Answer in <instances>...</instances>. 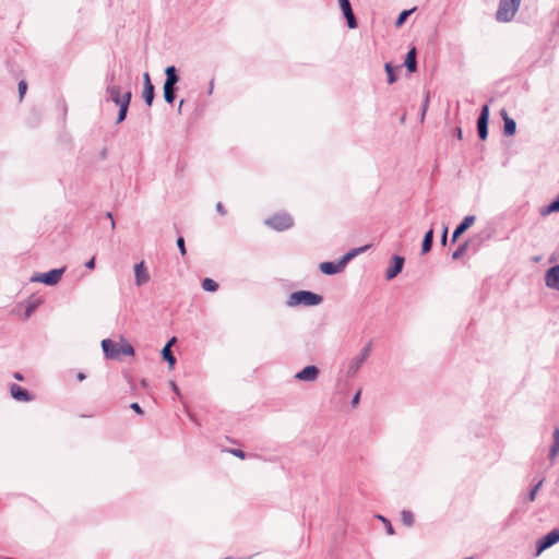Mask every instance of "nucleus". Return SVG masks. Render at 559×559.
Here are the masks:
<instances>
[{"mask_svg": "<svg viewBox=\"0 0 559 559\" xmlns=\"http://www.w3.org/2000/svg\"><path fill=\"white\" fill-rule=\"evenodd\" d=\"M13 377L17 381H22L24 379L22 373H20V372H14Z\"/></svg>", "mask_w": 559, "mask_h": 559, "instance_id": "5fc2aeb1", "label": "nucleus"}, {"mask_svg": "<svg viewBox=\"0 0 559 559\" xmlns=\"http://www.w3.org/2000/svg\"><path fill=\"white\" fill-rule=\"evenodd\" d=\"M559 542V528H555L543 536L536 545V556L550 548Z\"/></svg>", "mask_w": 559, "mask_h": 559, "instance_id": "423d86ee", "label": "nucleus"}, {"mask_svg": "<svg viewBox=\"0 0 559 559\" xmlns=\"http://www.w3.org/2000/svg\"><path fill=\"white\" fill-rule=\"evenodd\" d=\"M500 116L503 120V134L506 136H512L516 131V123L514 119L509 117L506 109L500 111Z\"/></svg>", "mask_w": 559, "mask_h": 559, "instance_id": "f3484780", "label": "nucleus"}, {"mask_svg": "<svg viewBox=\"0 0 559 559\" xmlns=\"http://www.w3.org/2000/svg\"><path fill=\"white\" fill-rule=\"evenodd\" d=\"M323 297L319 294H316L310 290H297L292 293L287 300L286 306L287 307H297V306H305V307H314L322 302Z\"/></svg>", "mask_w": 559, "mask_h": 559, "instance_id": "f257e3e1", "label": "nucleus"}, {"mask_svg": "<svg viewBox=\"0 0 559 559\" xmlns=\"http://www.w3.org/2000/svg\"><path fill=\"white\" fill-rule=\"evenodd\" d=\"M378 519H380L385 524L386 533L389 535H393L394 534V528H393L391 522L386 518H384L382 515H378Z\"/></svg>", "mask_w": 559, "mask_h": 559, "instance_id": "e433bc0d", "label": "nucleus"}, {"mask_svg": "<svg viewBox=\"0 0 559 559\" xmlns=\"http://www.w3.org/2000/svg\"><path fill=\"white\" fill-rule=\"evenodd\" d=\"M401 521L405 526L411 527L414 524V514L408 510H403L401 512Z\"/></svg>", "mask_w": 559, "mask_h": 559, "instance_id": "c85d7f7f", "label": "nucleus"}, {"mask_svg": "<svg viewBox=\"0 0 559 559\" xmlns=\"http://www.w3.org/2000/svg\"><path fill=\"white\" fill-rule=\"evenodd\" d=\"M76 378H78L79 381H82V380L85 379V374L83 372H79Z\"/></svg>", "mask_w": 559, "mask_h": 559, "instance_id": "4d7b16f0", "label": "nucleus"}, {"mask_svg": "<svg viewBox=\"0 0 559 559\" xmlns=\"http://www.w3.org/2000/svg\"><path fill=\"white\" fill-rule=\"evenodd\" d=\"M176 342V337H173L169 340L166 345L162 349V356L164 360L168 362L169 369H173L176 364V357L174 356L171 352V345Z\"/></svg>", "mask_w": 559, "mask_h": 559, "instance_id": "6ab92c4d", "label": "nucleus"}, {"mask_svg": "<svg viewBox=\"0 0 559 559\" xmlns=\"http://www.w3.org/2000/svg\"><path fill=\"white\" fill-rule=\"evenodd\" d=\"M340 8L347 21V26L352 29L357 27V20L355 17V14L353 12L350 1L349 0H337Z\"/></svg>", "mask_w": 559, "mask_h": 559, "instance_id": "1a4fd4ad", "label": "nucleus"}, {"mask_svg": "<svg viewBox=\"0 0 559 559\" xmlns=\"http://www.w3.org/2000/svg\"><path fill=\"white\" fill-rule=\"evenodd\" d=\"M131 92L128 91L126 93H123V99L121 100V104H119V112H118V117H117V120H116V123H120L122 122L126 117H127V114H128V109H129V106H130V102H131Z\"/></svg>", "mask_w": 559, "mask_h": 559, "instance_id": "a211bd4d", "label": "nucleus"}, {"mask_svg": "<svg viewBox=\"0 0 559 559\" xmlns=\"http://www.w3.org/2000/svg\"><path fill=\"white\" fill-rule=\"evenodd\" d=\"M545 284L559 292V264L549 267L545 273Z\"/></svg>", "mask_w": 559, "mask_h": 559, "instance_id": "9b49d317", "label": "nucleus"}, {"mask_svg": "<svg viewBox=\"0 0 559 559\" xmlns=\"http://www.w3.org/2000/svg\"><path fill=\"white\" fill-rule=\"evenodd\" d=\"M142 96L144 98V102L145 104L151 107L152 106V103H153V99H154V96H155V88H154V85H151V86H143V92H142Z\"/></svg>", "mask_w": 559, "mask_h": 559, "instance_id": "a878e982", "label": "nucleus"}, {"mask_svg": "<svg viewBox=\"0 0 559 559\" xmlns=\"http://www.w3.org/2000/svg\"><path fill=\"white\" fill-rule=\"evenodd\" d=\"M356 257V252H353L352 250L348 251L346 254H344L338 262L341 263L342 267L344 269L346 264Z\"/></svg>", "mask_w": 559, "mask_h": 559, "instance_id": "72a5a7b5", "label": "nucleus"}, {"mask_svg": "<svg viewBox=\"0 0 559 559\" xmlns=\"http://www.w3.org/2000/svg\"><path fill=\"white\" fill-rule=\"evenodd\" d=\"M177 247L181 253V255H185L187 253V250H186V245H185V239L183 237H178L177 239Z\"/></svg>", "mask_w": 559, "mask_h": 559, "instance_id": "58836bf2", "label": "nucleus"}, {"mask_svg": "<svg viewBox=\"0 0 559 559\" xmlns=\"http://www.w3.org/2000/svg\"><path fill=\"white\" fill-rule=\"evenodd\" d=\"M557 212H559V195L554 201H551L548 205L542 207L540 215L546 216V215H549L551 213H557Z\"/></svg>", "mask_w": 559, "mask_h": 559, "instance_id": "393cba45", "label": "nucleus"}, {"mask_svg": "<svg viewBox=\"0 0 559 559\" xmlns=\"http://www.w3.org/2000/svg\"><path fill=\"white\" fill-rule=\"evenodd\" d=\"M147 85L151 86L153 84L151 82L150 74L147 72H145L143 75V86H147Z\"/></svg>", "mask_w": 559, "mask_h": 559, "instance_id": "37998d69", "label": "nucleus"}, {"mask_svg": "<svg viewBox=\"0 0 559 559\" xmlns=\"http://www.w3.org/2000/svg\"><path fill=\"white\" fill-rule=\"evenodd\" d=\"M475 219L476 217L474 215L465 216L463 221L453 230L452 242H455L457 238L474 224Z\"/></svg>", "mask_w": 559, "mask_h": 559, "instance_id": "ddd939ff", "label": "nucleus"}, {"mask_svg": "<svg viewBox=\"0 0 559 559\" xmlns=\"http://www.w3.org/2000/svg\"><path fill=\"white\" fill-rule=\"evenodd\" d=\"M448 237V227L443 226L442 235H441V242L442 245H445Z\"/></svg>", "mask_w": 559, "mask_h": 559, "instance_id": "49530a36", "label": "nucleus"}, {"mask_svg": "<svg viewBox=\"0 0 559 559\" xmlns=\"http://www.w3.org/2000/svg\"><path fill=\"white\" fill-rule=\"evenodd\" d=\"M413 11H414V9H411V10H404V11H402V12L399 14V16H397V19H396V21H395V26H396V27L402 26V25L405 23V21L407 20V17L411 15V13H412Z\"/></svg>", "mask_w": 559, "mask_h": 559, "instance_id": "473e14b6", "label": "nucleus"}, {"mask_svg": "<svg viewBox=\"0 0 559 559\" xmlns=\"http://www.w3.org/2000/svg\"><path fill=\"white\" fill-rule=\"evenodd\" d=\"M106 217H107V218H109V219H110V222H111V229H115L116 224H115V221H114V218H112V214H111L110 212H107V213H106Z\"/></svg>", "mask_w": 559, "mask_h": 559, "instance_id": "603ef678", "label": "nucleus"}, {"mask_svg": "<svg viewBox=\"0 0 559 559\" xmlns=\"http://www.w3.org/2000/svg\"><path fill=\"white\" fill-rule=\"evenodd\" d=\"M216 211H217L221 215H226V213H227L222 202H217V203H216Z\"/></svg>", "mask_w": 559, "mask_h": 559, "instance_id": "c03bdc74", "label": "nucleus"}, {"mask_svg": "<svg viewBox=\"0 0 559 559\" xmlns=\"http://www.w3.org/2000/svg\"><path fill=\"white\" fill-rule=\"evenodd\" d=\"M554 441L549 451V459L554 460L559 452V428H556L552 435Z\"/></svg>", "mask_w": 559, "mask_h": 559, "instance_id": "bb28decb", "label": "nucleus"}, {"mask_svg": "<svg viewBox=\"0 0 559 559\" xmlns=\"http://www.w3.org/2000/svg\"><path fill=\"white\" fill-rule=\"evenodd\" d=\"M135 285L142 286L150 281V274L143 261L134 265Z\"/></svg>", "mask_w": 559, "mask_h": 559, "instance_id": "2eb2a0df", "label": "nucleus"}, {"mask_svg": "<svg viewBox=\"0 0 559 559\" xmlns=\"http://www.w3.org/2000/svg\"><path fill=\"white\" fill-rule=\"evenodd\" d=\"M543 483H544V478H542V479H540V480H539V481H538V483H537V484H536V485L531 489V491H530V493H528V500H530V501H534V500H535V498H536V493H537V491L539 490V488L542 487Z\"/></svg>", "mask_w": 559, "mask_h": 559, "instance_id": "f704fd0d", "label": "nucleus"}, {"mask_svg": "<svg viewBox=\"0 0 559 559\" xmlns=\"http://www.w3.org/2000/svg\"><path fill=\"white\" fill-rule=\"evenodd\" d=\"M320 271L325 275H334L340 273L343 267L338 261L336 262H322L319 265Z\"/></svg>", "mask_w": 559, "mask_h": 559, "instance_id": "aec40b11", "label": "nucleus"}, {"mask_svg": "<svg viewBox=\"0 0 559 559\" xmlns=\"http://www.w3.org/2000/svg\"><path fill=\"white\" fill-rule=\"evenodd\" d=\"M489 106L486 104L481 107L477 119V132L480 140L485 141L488 136Z\"/></svg>", "mask_w": 559, "mask_h": 559, "instance_id": "0eeeda50", "label": "nucleus"}, {"mask_svg": "<svg viewBox=\"0 0 559 559\" xmlns=\"http://www.w3.org/2000/svg\"><path fill=\"white\" fill-rule=\"evenodd\" d=\"M384 70L388 75V83L393 84L396 81V75H395L393 66L390 62H386L384 64Z\"/></svg>", "mask_w": 559, "mask_h": 559, "instance_id": "7c9ffc66", "label": "nucleus"}, {"mask_svg": "<svg viewBox=\"0 0 559 559\" xmlns=\"http://www.w3.org/2000/svg\"><path fill=\"white\" fill-rule=\"evenodd\" d=\"M467 247H468V242L465 241L463 243H461L452 253V259L453 260H457L460 259L467 250Z\"/></svg>", "mask_w": 559, "mask_h": 559, "instance_id": "2f4dec72", "label": "nucleus"}, {"mask_svg": "<svg viewBox=\"0 0 559 559\" xmlns=\"http://www.w3.org/2000/svg\"><path fill=\"white\" fill-rule=\"evenodd\" d=\"M119 349H120V354H123V355L131 356L134 354V349H133L132 345H130V344H124L122 346H119Z\"/></svg>", "mask_w": 559, "mask_h": 559, "instance_id": "c9c22d12", "label": "nucleus"}, {"mask_svg": "<svg viewBox=\"0 0 559 559\" xmlns=\"http://www.w3.org/2000/svg\"><path fill=\"white\" fill-rule=\"evenodd\" d=\"M367 248H368V246H364V247L355 248L352 251L356 252V255H357L358 253L364 252Z\"/></svg>", "mask_w": 559, "mask_h": 559, "instance_id": "864d4df0", "label": "nucleus"}, {"mask_svg": "<svg viewBox=\"0 0 559 559\" xmlns=\"http://www.w3.org/2000/svg\"><path fill=\"white\" fill-rule=\"evenodd\" d=\"M41 304L40 298L29 297L26 301L24 318L28 319Z\"/></svg>", "mask_w": 559, "mask_h": 559, "instance_id": "5701e85b", "label": "nucleus"}, {"mask_svg": "<svg viewBox=\"0 0 559 559\" xmlns=\"http://www.w3.org/2000/svg\"><path fill=\"white\" fill-rule=\"evenodd\" d=\"M26 90H27V83L25 81H20L19 82L20 98H23L24 94L26 93Z\"/></svg>", "mask_w": 559, "mask_h": 559, "instance_id": "ea45409f", "label": "nucleus"}, {"mask_svg": "<svg viewBox=\"0 0 559 559\" xmlns=\"http://www.w3.org/2000/svg\"><path fill=\"white\" fill-rule=\"evenodd\" d=\"M428 103H429V96L427 95L425 98L424 105H423V109H421V118L425 117V114H426V110L428 107Z\"/></svg>", "mask_w": 559, "mask_h": 559, "instance_id": "a18cd8bd", "label": "nucleus"}, {"mask_svg": "<svg viewBox=\"0 0 559 559\" xmlns=\"http://www.w3.org/2000/svg\"><path fill=\"white\" fill-rule=\"evenodd\" d=\"M432 242H433V229L430 228L429 230L426 231L424 239H423V243H421V253L423 254H426L431 250Z\"/></svg>", "mask_w": 559, "mask_h": 559, "instance_id": "b1692460", "label": "nucleus"}, {"mask_svg": "<svg viewBox=\"0 0 559 559\" xmlns=\"http://www.w3.org/2000/svg\"><path fill=\"white\" fill-rule=\"evenodd\" d=\"M169 384H170L171 390H173L177 395H179V394H180V391H179V388H178V385L176 384V382H175V381H170V382H169Z\"/></svg>", "mask_w": 559, "mask_h": 559, "instance_id": "8fccbe9b", "label": "nucleus"}, {"mask_svg": "<svg viewBox=\"0 0 559 559\" xmlns=\"http://www.w3.org/2000/svg\"><path fill=\"white\" fill-rule=\"evenodd\" d=\"M372 348L371 342L367 343L366 346L362 347L360 353L352 358L347 368V377H354L358 370L361 368L366 359L370 356Z\"/></svg>", "mask_w": 559, "mask_h": 559, "instance_id": "20e7f679", "label": "nucleus"}, {"mask_svg": "<svg viewBox=\"0 0 559 559\" xmlns=\"http://www.w3.org/2000/svg\"><path fill=\"white\" fill-rule=\"evenodd\" d=\"M416 55H417L416 48L413 47L408 50V52L406 53V57H405L404 66L411 73H413L417 70Z\"/></svg>", "mask_w": 559, "mask_h": 559, "instance_id": "4be33fe9", "label": "nucleus"}, {"mask_svg": "<svg viewBox=\"0 0 559 559\" xmlns=\"http://www.w3.org/2000/svg\"><path fill=\"white\" fill-rule=\"evenodd\" d=\"M183 105V100L181 99L180 103H179V106H178V111L180 112L181 111V107Z\"/></svg>", "mask_w": 559, "mask_h": 559, "instance_id": "13d9d810", "label": "nucleus"}, {"mask_svg": "<svg viewBox=\"0 0 559 559\" xmlns=\"http://www.w3.org/2000/svg\"><path fill=\"white\" fill-rule=\"evenodd\" d=\"M85 266L87 269H94L95 267V258L93 257L91 260H88L86 263H85Z\"/></svg>", "mask_w": 559, "mask_h": 559, "instance_id": "3c124183", "label": "nucleus"}, {"mask_svg": "<svg viewBox=\"0 0 559 559\" xmlns=\"http://www.w3.org/2000/svg\"><path fill=\"white\" fill-rule=\"evenodd\" d=\"M202 288L205 290V292H216L218 289V284L212 280V278H204L203 282H202Z\"/></svg>", "mask_w": 559, "mask_h": 559, "instance_id": "c756f323", "label": "nucleus"}, {"mask_svg": "<svg viewBox=\"0 0 559 559\" xmlns=\"http://www.w3.org/2000/svg\"><path fill=\"white\" fill-rule=\"evenodd\" d=\"M11 396L16 401L29 402L33 401L34 396L19 384H11L10 386Z\"/></svg>", "mask_w": 559, "mask_h": 559, "instance_id": "dca6fc26", "label": "nucleus"}, {"mask_svg": "<svg viewBox=\"0 0 559 559\" xmlns=\"http://www.w3.org/2000/svg\"><path fill=\"white\" fill-rule=\"evenodd\" d=\"M106 86H110L111 84H116V73L115 71H110L106 74L105 78Z\"/></svg>", "mask_w": 559, "mask_h": 559, "instance_id": "4c0bfd02", "label": "nucleus"}, {"mask_svg": "<svg viewBox=\"0 0 559 559\" xmlns=\"http://www.w3.org/2000/svg\"><path fill=\"white\" fill-rule=\"evenodd\" d=\"M163 90H164V99H165V102L167 104H173L175 102V98H176L177 87L176 86H166V85H164Z\"/></svg>", "mask_w": 559, "mask_h": 559, "instance_id": "cd10ccee", "label": "nucleus"}, {"mask_svg": "<svg viewBox=\"0 0 559 559\" xmlns=\"http://www.w3.org/2000/svg\"><path fill=\"white\" fill-rule=\"evenodd\" d=\"M294 224L293 217L287 213H277L265 219V225L277 231L290 228Z\"/></svg>", "mask_w": 559, "mask_h": 559, "instance_id": "7ed1b4c3", "label": "nucleus"}, {"mask_svg": "<svg viewBox=\"0 0 559 559\" xmlns=\"http://www.w3.org/2000/svg\"><path fill=\"white\" fill-rule=\"evenodd\" d=\"M359 400H360V391H358V392L354 395V397H353V400H352V406H354V407H355V406L359 403Z\"/></svg>", "mask_w": 559, "mask_h": 559, "instance_id": "de8ad7c7", "label": "nucleus"}, {"mask_svg": "<svg viewBox=\"0 0 559 559\" xmlns=\"http://www.w3.org/2000/svg\"><path fill=\"white\" fill-rule=\"evenodd\" d=\"M520 4L521 0H500L496 12V20L503 23L512 21Z\"/></svg>", "mask_w": 559, "mask_h": 559, "instance_id": "f03ea898", "label": "nucleus"}, {"mask_svg": "<svg viewBox=\"0 0 559 559\" xmlns=\"http://www.w3.org/2000/svg\"><path fill=\"white\" fill-rule=\"evenodd\" d=\"M130 408H131L132 411H134L136 414H140V415H142V414H143V409H142V407H141V406H140V404H139V403H136V402L131 403Z\"/></svg>", "mask_w": 559, "mask_h": 559, "instance_id": "79ce46f5", "label": "nucleus"}, {"mask_svg": "<svg viewBox=\"0 0 559 559\" xmlns=\"http://www.w3.org/2000/svg\"><path fill=\"white\" fill-rule=\"evenodd\" d=\"M320 374V370L314 365L306 366L304 369L298 371L294 377L296 380L304 382H314Z\"/></svg>", "mask_w": 559, "mask_h": 559, "instance_id": "6e6552de", "label": "nucleus"}, {"mask_svg": "<svg viewBox=\"0 0 559 559\" xmlns=\"http://www.w3.org/2000/svg\"><path fill=\"white\" fill-rule=\"evenodd\" d=\"M213 88H214V80H211L210 85H209V90H207V94H212L213 93Z\"/></svg>", "mask_w": 559, "mask_h": 559, "instance_id": "6e6d98bb", "label": "nucleus"}, {"mask_svg": "<svg viewBox=\"0 0 559 559\" xmlns=\"http://www.w3.org/2000/svg\"><path fill=\"white\" fill-rule=\"evenodd\" d=\"M229 452L237 457H240V459L246 457V453L241 449H231V450H229Z\"/></svg>", "mask_w": 559, "mask_h": 559, "instance_id": "a19ab883", "label": "nucleus"}, {"mask_svg": "<svg viewBox=\"0 0 559 559\" xmlns=\"http://www.w3.org/2000/svg\"><path fill=\"white\" fill-rule=\"evenodd\" d=\"M454 135H455L459 140H462V138H463L462 128L456 127V128L454 129Z\"/></svg>", "mask_w": 559, "mask_h": 559, "instance_id": "09e8293b", "label": "nucleus"}, {"mask_svg": "<svg viewBox=\"0 0 559 559\" xmlns=\"http://www.w3.org/2000/svg\"><path fill=\"white\" fill-rule=\"evenodd\" d=\"M123 99V94H121V87L118 84H111L110 86H106L105 91V100L112 102L116 105L121 104Z\"/></svg>", "mask_w": 559, "mask_h": 559, "instance_id": "f8f14e48", "label": "nucleus"}, {"mask_svg": "<svg viewBox=\"0 0 559 559\" xmlns=\"http://www.w3.org/2000/svg\"><path fill=\"white\" fill-rule=\"evenodd\" d=\"M165 75H166V79H165L164 85H166V86H176V84L180 80L175 66L167 67L165 69Z\"/></svg>", "mask_w": 559, "mask_h": 559, "instance_id": "412c9836", "label": "nucleus"}, {"mask_svg": "<svg viewBox=\"0 0 559 559\" xmlns=\"http://www.w3.org/2000/svg\"><path fill=\"white\" fill-rule=\"evenodd\" d=\"M102 347L107 358L116 359L120 355L119 345L109 338L102 341Z\"/></svg>", "mask_w": 559, "mask_h": 559, "instance_id": "4468645a", "label": "nucleus"}, {"mask_svg": "<svg viewBox=\"0 0 559 559\" xmlns=\"http://www.w3.org/2000/svg\"><path fill=\"white\" fill-rule=\"evenodd\" d=\"M404 261H405L404 258L401 255L395 254L392 257V259H391L392 264L390 265V267H388V270L385 272L386 280H389V281L393 280L402 272Z\"/></svg>", "mask_w": 559, "mask_h": 559, "instance_id": "9d476101", "label": "nucleus"}, {"mask_svg": "<svg viewBox=\"0 0 559 559\" xmlns=\"http://www.w3.org/2000/svg\"><path fill=\"white\" fill-rule=\"evenodd\" d=\"M64 273V267L62 269H52L46 273H37L32 276V282L43 283L48 286H53L58 284Z\"/></svg>", "mask_w": 559, "mask_h": 559, "instance_id": "39448f33", "label": "nucleus"}]
</instances>
